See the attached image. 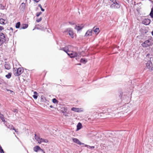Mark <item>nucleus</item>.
I'll list each match as a JSON object with an SVG mask.
<instances>
[{
	"label": "nucleus",
	"mask_w": 153,
	"mask_h": 153,
	"mask_svg": "<svg viewBox=\"0 0 153 153\" xmlns=\"http://www.w3.org/2000/svg\"><path fill=\"white\" fill-rule=\"evenodd\" d=\"M65 32H67L68 33L69 35L71 36L72 38L74 37V33L72 30L71 28H68L66 30H65L64 31Z\"/></svg>",
	"instance_id": "5"
},
{
	"label": "nucleus",
	"mask_w": 153,
	"mask_h": 153,
	"mask_svg": "<svg viewBox=\"0 0 153 153\" xmlns=\"http://www.w3.org/2000/svg\"><path fill=\"white\" fill-rule=\"evenodd\" d=\"M3 27L2 26H0V31L4 29Z\"/></svg>",
	"instance_id": "36"
},
{
	"label": "nucleus",
	"mask_w": 153,
	"mask_h": 153,
	"mask_svg": "<svg viewBox=\"0 0 153 153\" xmlns=\"http://www.w3.org/2000/svg\"><path fill=\"white\" fill-rule=\"evenodd\" d=\"M26 5L24 3H22L21 7H22V8L23 9H24Z\"/></svg>",
	"instance_id": "27"
},
{
	"label": "nucleus",
	"mask_w": 153,
	"mask_h": 153,
	"mask_svg": "<svg viewBox=\"0 0 153 153\" xmlns=\"http://www.w3.org/2000/svg\"><path fill=\"white\" fill-rule=\"evenodd\" d=\"M109 3H113L110 6L111 8L117 9L120 7V5L116 1V0H109Z\"/></svg>",
	"instance_id": "1"
},
{
	"label": "nucleus",
	"mask_w": 153,
	"mask_h": 153,
	"mask_svg": "<svg viewBox=\"0 0 153 153\" xmlns=\"http://www.w3.org/2000/svg\"><path fill=\"white\" fill-rule=\"evenodd\" d=\"M42 13V12H38L36 13V16L37 17H38Z\"/></svg>",
	"instance_id": "31"
},
{
	"label": "nucleus",
	"mask_w": 153,
	"mask_h": 153,
	"mask_svg": "<svg viewBox=\"0 0 153 153\" xmlns=\"http://www.w3.org/2000/svg\"><path fill=\"white\" fill-rule=\"evenodd\" d=\"M52 102L53 103H57L58 102L57 100L55 98H54L52 100Z\"/></svg>",
	"instance_id": "28"
},
{
	"label": "nucleus",
	"mask_w": 153,
	"mask_h": 153,
	"mask_svg": "<svg viewBox=\"0 0 153 153\" xmlns=\"http://www.w3.org/2000/svg\"><path fill=\"white\" fill-rule=\"evenodd\" d=\"M5 19H3L1 18L0 19V24L3 25H4L6 24V23H5Z\"/></svg>",
	"instance_id": "18"
},
{
	"label": "nucleus",
	"mask_w": 153,
	"mask_h": 153,
	"mask_svg": "<svg viewBox=\"0 0 153 153\" xmlns=\"http://www.w3.org/2000/svg\"><path fill=\"white\" fill-rule=\"evenodd\" d=\"M13 111L14 112H17V109H14Z\"/></svg>",
	"instance_id": "38"
},
{
	"label": "nucleus",
	"mask_w": 153,
	"mask_h": 153,
	"mask_svg": "<svg viewBox=\"0 0 153 153\" xmlns=\"http://www.w3.org/2000/svg\"><path fill=\"white\" fill-rule=\"evenodd\" d=\"M34 137L35 139L38 142V141L39 140V139H40V137L39 136H37L36 134H35Z\"/></svg>",
	"instance_id": "25"
},
{
	"label": "nucleus",
	"mask_w": 153,
	"mask_h": 153,
	"mask_svg": "<svg viewBox=\"0 0 153 153\" xmlns=\"http://www.w3.org/2000/svg\"><path fill=\"white\" fill-rule=\"evenodd\" d=\"M34 95H38V93L36 91H34Z\"/></svg>",
	"instance_id": "37"
},
{
	"label": "nucleus",
	"mask_w": 153,
	"mask_h": 153,
	"mask_svg": "<svg viewBox=\"0 0 153 153\" xmlns=\"http://www.w3.org/2000/svg\"><path fill=\"white\" fill-rule=\"evenodd\" d=\"M87 60L86 59L82 58L80 59V62L83 63H85L87 62Z\"/></svg>",
	"instance_id": "20"
},
{
	"label": "nucleus",
	"mask_w": 153,
	"mask_h": 153,
	"mask_svg": "<svg viewBox=\"0 0 153 153\" xmlns=\"http://www.w3.org/2000/svg\"><path fill=\"white\" fill-rule=\"evenodd\" d=\"M61 50H62L64 51L67 54L68 53L70 52V51H69L68 50V47H65L63 48H62V49H61Z\"/></svg>",
	"instance_id": "14"
},
{
	"label": "nucleus",
	"mask_w": 153,
	"mask_h": 153,
	"mask_svg": "<svg viewBox=\"0 0 153 153\" xmlns=\"http://www.w3.org/2000/svg\"><path fill=\"white\" fill-rule=\"evenodd\" d=\"M3 117H4V116L3 114H1V113L0 114V118L1 119V118H2Z\"/></svg>",
	"instance_id": "35"
},
{
	"label": "nucleus",
	"mask_w": 153,
	"mask_h": 153,
	"mask_svg": "<svg viewBox=\"0 0 153 153\" xmlns=\"http://www.w3.org/2000/svg\"><path fill=\"white\" fill-rule=\"evenodd\" d=\"M151 40V39H149L145 41L142 44V46L143 47L146 48L151 45H152L150 41V40Z\"/></svg>",
	"instance_id": "3"
},
{
	"label": "nucleus",
	"mask_w": 153,
	"mask_h": 153,
	"mask_svg": "<svg viewBox=\"0 0 153 153\" xmlns=\"http://www.w3.org/2000/svg\"><path fill=\"white\" fill-rule=\"evenodd\" d=\"M2 0H0V2L2 1Z\"/></svg>",
	"instance_id": "43"
},
{
	"label": "nucleus",
	"mask_w": 153,
	"mask_h": 153,
	"mask_svg": "<svg viewBox=\"0 0 153 153\" xmlns=\"http://www.w3.org/2000/svg\"><path fill=\"white\" fill-rule=\"evenodd\" d=\"M146 66L147 68L149 69L151 68V66L149 63H147L146 64Z\"/></svg>",
	"instance_id": "29"
},
{
	"label": "nucleus",
	"mask_w": 153,
	"mask_h": 153,
	"mask_svg": "<svg viewBox=\"0 0 153 153\" xmlns=\"http://www.w3.org/2000/svg\"><path fill=\"white\" fill-rule=\"evenodd\" d=\"M1 113V112H0V114Z\"/></svg>",
	"instance_id": "46"
},
{
	"label": "nucleus",
	"mask_w": 153,
	"mask_h": 153,
	"mask_svg": "<svg viewBox=\"0 0 153 153\" xmlns=\"http://www.w3.org/2000/svg\"><path fill=\"white\" fill-rule=\"evenodd\" d=\"M38 96L36 95H33V97L35 99H36L37 98Z\"/></svg>",
	"instance_id": "33"
},
{
	"label": "nucleus",
	"mask_w": 153,
	"mask_h": 153,
	"mask_svg": "<svg viewBox=\"0 0 153 153\" xmlns=\"http://www.w3.org/2000/svg\"><path fill=\"white\" fill-rule=\"evenodd\" d=\"M78 65H81V64H78Z\"/></svg>",
	"instance_id": "44"
},
{
	"label": "nucleus",
	"mask_w": 153,
	"mask_h": 153,
	"mask_svg": "<svg viewBox=\"0 0 153 153\" xmlns=\"http://www.w3.org/2000/svg\"><path fill=\"white\" fill-rule=\"evenodd\" d=\"M50 107H52V106L51 105V106H50Z\"/></svg>",
	"instance_id": "45"
},
{
	"label": "nucleus",
	"mask_w": 153,
	"mask_h": 153,
	"mask_svg": "<svg viewBox=\"0 0 153 153\" xmlns=\"http://www.w3.org/2000/svg\"><path fill=\"white\" fill-rule=\"evenodd\" d=\"M151 22V20L149 19H145L142 21V23L143 24L146 25H149Z\"/></svg>",
	"instance_id": "7"
},
{
	"label": "nucleus",
	"mask_w": 153,
	"mask_h": 153,
	"mask_svg": "<svg viewBox=\"0 0 153 153\" xmlns=\"http://www.w3.org/2000/svg\"><path fill=\"white\" fill-rule=\"evenodd\" d=\"M4 67L6 69L9 70L11 68L10 65L8 63L6 62L4 65Z\"/></svg>",
	"instance_id": "13"
},
{
	"label": "nucleus",
	"mask_w": 153,
	"mask_h": 153,
	"mask_svg": "<svg viewBox=\"0 0 153 153\" xmlns=\"http://www.w3.org/2000/svg\"><path fill=\"white\" fill-rule=\"evenodd\" d=\"M20 23L19 22H17L16 25V28H19L20 27Z\"/></svg>",
	"instance_id": "24"
},
{
	"label": "nucleus",
	"mask_w": 153,
	"mask_h": 153,
	"mask_svg": "<svg viewBox=\"0 0 153 153\" xmlns=\"http://www.w3.org/2000/svg\"><path fill=\"white\" fill-rule=\"evenodd\" d=\"M6 126L8 128L10 129H12L15 131L16 132V130L15 129L13 126L12 125H9L8 124H5Z\"/></svg>",
	"instance_id": "10"
},
{
	"label": "nucleus",
	"mask_w": 153,
	"mask_h": 153,
	"mask_svg": "<svg viewBox=\"0 0 153 153\" xmlns=\"http://www.w3.org/2000/svg\"><path fill=\"white\" fill-rule=\"evenodd\" d=\"M28 27V25L27 24H24L22 25L20 27V29H25Z\"/></svg>",
	"instance_id": "15"
},
{
	"label": "nucleus",
	"mask_w": 153,
	"mask_h": 153,
	"mask_svg": "<svg viewBox=\"0 0 153 153\" xmlns=\"http://www.w3.org/2000/svg\"><path fill=\"white\" fill-rule=\"evenodd\" d=\"M73 140L74 142L79 145L84 144V143H82L79 140L76 138H73Z\"/></svg>",
	"instance_id": "9"
},
{
	"label": "nucleus",
	"mask_w": 153,
	"mask_h": 153,
	"mask_svg": "<svg viewBox=\"0 0 153 153\" xmlns=\"http://www.w3.org/2000/svg\"><path fill=\"white\" fill-rule=\"evenodd\" d=\"M6 41V38L3 33H0V46L2 45Z\"/></svg>",
	"instance_id": "4"
},
{
	"label": "nucleus",
	"mask_w": 153,
	"mask_h": 153,
	"mask_svg": "<svg viewBox=\"0 0 153 153\" xmlns=\"http://www.w3.org/2000/svg\"><path fill=\"white\" fill-rule=\"evenodd\" d=\"M23 70L22 68H14L13 72L14 75L16 76H19L23 72Z\"/></svg>",
	"instance_id": "2"
},
{
	"label": "nucleus",
	"mask_w": 153,
	"mask_h": 153,
	"mask_svg": "<svg viewBox=\"0 0 153 153\" xmlns=\"http://www.w3.org/2000/svg\"><path fill=\"white\" fill-rule=\"evenodd\" d=\"M33 150L34 151L37 152L39 151H43V150L41 149L39 146H36L33 148Z\"/></svg>",
	"instance_id": "8"
},
{
	"label": "nucleus",
	"mask_w": 153,
	"mask_h": 153,
	"mask_svg": "<svg viewBox=\"0 0 153 153\" xmlns=\"http://www.w3.org/2000/svg\"><path fill=\"white\" fill-rule=\"evenodd\" d=\"M10 29H11L12 30H13L12 28V27H10Z\"/></svg>",
	"instance_id": "42"
},
{
	"label": "nucleus",
	"mask_w": 153,
	"mask_h": 153,
	"mask_svg": "<svg viewBox=\"0 0 153 153\" xmlns=\"http://www.w3.org/2000/svg\"><path fill=\"white\" fill-rule=\"evenodd\" d=\"M11 73H9L7 74L6 75L5 77L7 79H10L11 76Z\"/></svg>",
	"instance_id": "22"
},
{
	"label": "nucleus",
	"mask_w": 153,
	"mask_h": 153,
	"mask_svg": "<svg viewBox=\"0 0 153 153\" xmlns=\"http://www.w3.org/2000/svg\"><path fill=\"white\" fill-rule=\"evenodd\" d=\"M85 147H87V148H88L89 149H92L94 148V146H90L87 145H85Z\"/></svg>",
	"instance_id": "23"
},
{
	"label": "nucleus",
	"mask_w": 153,
	"mask_h": 153,
	"mask_svg": "<svg viewBox=\"0 0 153 153\" xmlns=\"http://www.w3.org/2000/svg\"><path fill=\"white\" fill-rule=\"evenodd\" d=\"M68 55L71 58H74L77 56V53L74 52L70 51V52L68 53Z\"/></svg>",
	"instance_id": "6"
},
{
	"label": "nucleus",
	"mask_w": 153,
	"mask_h": 153,
	"mask_svg": "<svg viewBox=\"0 0 153 153\" xmlns=\"http://www.w3.org/2000/svg\"><path fill=\"white\" fill-rule=\"evenodd\" d=\"M42 152H43V153H45V152L43 150V151H42Z\"/></svg>",
	"instance_id": "41"
},
{
	"label": "nucleus",
	"mask_w": 153,
	"mask_h": 153,
	"mask_svg": "<svg viewBox=\"0 0 153 153\" xmlns=\"http://www.w3.org/2000/svg\"><path fill=\"white\" fill-rule=\"evenodd\" d=\"M7 91H10V92H13V91H12L10 90H7Z\"/></svg>",
	"instance_id": "39"
},
{
	"label": "nucleus",
	"mask_w": 153,
	"mask_h": 153,
	"mask_svg": "<svg viewBox=\"0 0 153 153\" xmlns=\"http://www.w3.org/2000/svg\"><path fill=\"white\" fill-rule=\"evenodd\" d=\"M92 30H88L85 34V36H89L92 35Z\"/></svg>",
	"instance_id": "11"
},
{
	"label": "nucleus",
	"mask_w": 153,
	"mask_h": 153,
	"mask_svg": "<svg viewBox=\"0 0 153 153\" xmlns=\"http://www.w3.org/2000/svg\"><path fill=\"white\" fill-rule=\"evenodd\" d=\"M93 30L94 31V32L95 33H97V34L99 32V28H95V27H94L93 28Z\"/></svg>",
	"instance_id": "19"
},
{
	"label": "nucleus",
	"mask_w": 153,
	"mask_h": 153,
	"mask_svg": "<svg viewBox=\"0 0 153 153\" xmlns=\"http://www.w3.org/2000/svg\"><path fill=\"white\" fill-rule=\"evenodd\" d=\"M72 111H74L76 112H79V109L78 108H76L74 107H73L71 109Z\"/></svg>",
	"instance_id": "21"
},
{
	"label": "nucleus",
	"mask_w": 153,
	"mask_h": 153,
	"mask_svg": "<svg viewBox=\"0 0 153 153\" xmlns=\"http://www.w3.org/2000/svg\"><path fill=\"white\" fill-rule=\"evenodd\" d=\"M5 6L1 4H0V9L3 10L5 8Z\"/></svg>",
	"instance_id": "26"
},
{
	"label": "nucleus",
	"mask_w": 153,
	"mask_h": 153,
	"mask_svg": "<svg viewBox=\"0 0 153 153\" xmlns=\"http://www.w3.org/2000/svg\"><path fill=\"white\" fill-rule=\"evenodd\" d=\"M38 6L41 9V10L42 11H45V10L42 7V6H41V4H39L38 5Z\"/></svg>",
	"instance_id": "30"
},
{
	"label": "nucleus",
	"mask_w": 153,
	"mask_h": 153,
	"mask_svg": "<svg viewBox=\"0 0 153 153\" xmlns=\"http://www.w3.org/2000/svg\"><path fill=\"white\" fill-rule=\"evenodd\" d=\"M48 141L47 139H45L42 138H40L39 139V140L38 141V143H40L42 142H44L45 143H47L48 142Z\"/></svg>",
	"instance_id": "12"
},
{
	"label": "nucleus",
	"mask_w": 153,
	"mask_h": 153,
	"mask_svg": "<svg viewBox=\"0 0 153 153\" xmlns=\"http://www.w3.org/2000/svg\"><path fill=\"white\" fill-rule=\"evenodd\" d=\"M1 120L2 121L4 122H6L5 119L4 117H3L2 118H1Z\"/></svg>",
	"instance_id": "34"
},
{
	"label": "nucleus",
	"mask_w": 153,
	"mask_h": 153,
	"mask_svg": "<svg viewBox=\"0 0 153 153\" xmlns=\"http://www.w3.org/2000/svg\"><path fill=\"white\" fill-rule=\"evenodd\" d=\"M82 128V125L81 123H79L77 125V131L80 130Z\"/></svg>",
	"instance_id": "16"
},
{
	"label": "nucleus",
	"mask_w": 153,
	"mask_h": 153,
	"mask_svg": "<svg viewBox=\"0 0 153 153\" xmlns=\"http://www.w3.org/2000/svg\"><path fill=\"white\" fill-rule=\"evenodd\" d=\"M83 27V26H76L75 27V29H76L78 31H79L81 30Z\"/></svg>",
	"instance_id": "17"
},
{
	"label": "nucleus",
	"mask_w": 153,
	"mask_h": 153,
	"mask_svg": "<svg viewBox=\"0 0 153 153\" xmlns=\"http://www.w3.org/2000/svg\"><path fill=\"white\" fill-rule=\"evenodd\" d=\"M152 36H153V30L152 31Z\"/></svg>",
	"instance_id": "40"
},
{
	"label": "nucleus",
	"mask_w": 153,
	"mask_h": 153,
	"mask_svg": "<svg viewBox=\"0 0 153 153\" xmlns=\"http://www.w3.org/2000/svg\"><path fill=\"white\" fill-rule=\"evenodd\" d=\"M42 18L40 17L39 18L37 19L36 20V21L38 22H39L42 20Z\"/></svg>",
	"instance_id": "32"
}]
</instances>
